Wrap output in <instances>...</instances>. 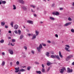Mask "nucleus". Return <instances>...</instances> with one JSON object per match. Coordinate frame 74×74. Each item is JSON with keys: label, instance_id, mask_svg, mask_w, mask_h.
I'll return each instance as SVG.
<instances>
[{"label": "nucleus", "instance_id": "6ab92c4d", "mask_svg": "<svg viewBox=\"0 0 74 74\" xmlns=\"http://www.w3.org/2000/svg\"><path fill=\"white\" fill-rule=\"evenodd\" d=\"M13 10H16V6H15V5H13Z\"/></svg>", "mask_w": 74, "mask_h": 74}, {"label": "nucleus", "instance_id": "2f4dec72", "mask_svg": "<svg viewBox=\"0 0 74 74\" xmlns=\"http://www.w3.org/2000/svg\"><path fill=\"white\" fill-rule=\"evenodd\" d=\"M42 71L43 73H44L45 72V69L44 68H43L42 69Z\"/></svg>", "mask_w": 74, "mask_h": 74}, {"label": "nucleus", "instance_id": "cd10ccee", "mask_svg": "<svg viewBox=\"0 0 74 74\" xmlns=\"http://www.w3.org/2000/svg\"><path fill=\"white\" fill-rule=\"evenodd\" d=\"M13 25V22H11V23H10V25L12 26V27H14Z\"/></svg>", "mask_w": 74, "mask_h": 74}, {"label": "nucleus", "instance_id": "338daca9", "mask_svg": "<svg viewBox=\"0 0 74 74\" xmlns=\"http://www.w3.org/2000/svg\"><path fill=\"white\" fill-rule=\"evenodd\" d=\"M34 16H36V14H34Z\"/></svg>", "mask_w": 74, "mask_h": 74}, {"label": "nucleus", "instance_id": "72a5a7b5", "mask_svg": "<svg viewBox=\"0 0 74 74\" xmlns=\"http://www.w3.org/2000/svg\"><path fill=\"white\" fill-rule=\"evenodd\" d=\"M69 58L67 57L66 58L65 60L66 61H68V60H69Z\"/></svg>", "mask_w": 74, "mask_h": 74}, {"label": "nucleus", "instance_id": "1a4fd4ad", "mask_svg": "<svg viewBox=\"0 0 74 74\" xmlns=\"http://www.w3.org/2000/svg\"><path fill=\"white\" fill-rule=\"evenodd\" d=\"M27 23H30V24H33V21H31L30 20H28L27 21Z\"/></svg>", "mask_w": 74, "mask_h": 74}, {"label": "nucleus", "instance_id": "774afa93", "mask_svg": "<svg viewBox=\"0 0 74 74\" xmlns=\"http://www.w3.org/2000/svg\"><path fill=\"white\" fill-rule=\"evenodd\" d=\"M40 23H43V22L42 21H40Z\"/></svg>", "mask_w": 74, "mask_h": 74}, {"label": "nucleus", "instance_id": "e433bc0d", "mask_svg": "<svg viewBox=\"0 0 74 74\" xmlns=\"http://www.w3.org/2000/svg\"><path fill=\"white\" fill-rule=\"evenodd\" d=\"M42 45H43V46H44V47H45V46H46V44H45L43 43H42Z\"/></svg>", "mask_w": 74, "mask_h": 74}, {"label": "nucleus", "instance_id": "7ed1b4c3", "mask_svg": "<svg viewBox=\"0 0 74 74\" xmlns=\"http://www.w3.org/2000/svg\"><path fill=\"white\" fill-rule=\"evenodd\" d=\"M65 47H65V49L66 50V51H67V52H70V50H69V48H70V46H69V45H66ZM66 47H67V48Z\"/></svg>", "mask_w": 74, "mask_h": 74}, {"label": "nucleus", "instance_id": "f257e3e1", "mask_svg": "<svg viewBox=\"0 0 74 74\" xmlns=\"http://www.w3.org/2000/svg\"><path fill=\"white\" fill-rule=\"evenodd\" d=\"M51 58H54V59H56V58H57L58 60H60V58H59V56H56V55H52L51 56Z\"/></svg>", "mask_w": 74, "mask_h": 74}, {"label": "nucleus", "instance_id": "ea45409f", "mask_svg": "<svg viewBox=\"0 0 74 74\" xmlns=\"http://www.w3.org/2000/svg\"><path fill=\"white\" fill-rule=\"evenodd\" d=\"M71 32H72V33H74V30L73 29H71Z\"/></svg>", "mask_w": 74, "mask_h": 74}, {"label": "nucleus", "instance_id": "5701e85b", "mask_svg": "<svg viewBox=\"0 0 74 74\" xmlns=\"http://www.w3.org/2000/svg\"><path fill=\"white\" fill-rule=\"evenodd\" d=\"M50 19H51V20H54L55 18L51 16L50 17H49Z\"/></svg>", "mask_w": 74, "mask_h": 74}, {"label": "nucleus", "instance_id": "f704fd0d", "mask_svg": "<svg viewBox=\"0 0 74 74\" xmlns=\"http://www.w3.org/2000/svg\"><path fill=\"white\" fill-rule=\"evenodd\" d=\"M68 20L70 21H72V19H71V18H70V17H69L68 18Z\"/></svg>", "mask_w": 74, "mask_h": 74}, {"label": "nucleus", "instance_id": "c9c22d12", "mask_svg": "<svg viewBox=\"0 0 74 74\" xmlns=\"http://www.w3.org/2000/svg\"><path fill=\"white\" fill-rule=\"evenodd\" d=\"M31 53L33 54V55L34 54V51H33V50H32L31 51Z\"/></svg>", "mask_w": 74, "mask_h": 74}, {"label": "nucleus", "instance_id": "680f3d73", "mask_svg": "<svg viewBox=\"0 0 74 74\" xmlns=\"http://www.w3.org/2000/svg\"><path fill=\"white\" fill-rule=\"evenodd\" d=\"M28 35L29 36H31V34H28Z\"/></svg>", "mask_w": 74, "mask_h": 74}, {"label": "nucleus", "instance_id": "4468645a", "mask_svg": "<svg viewBox=\"0 0 74 74\" xmlns=\"http://www.w3.org/2000/svg\"><path fill=\"white\" fill-rule=\"evenodd\" d=\"M59 55L60 57L61 58H63V56L62 55V54H61V52L60 51L59 52Z\"/></svg>", "mask_w": 74, "mask_h": 74}, {"label": "nucleus", "instance_id": "20e7f679", "mask_svg": "<svg viewBox=\"0 0 74 74\" xmlns=\"http://www.w3.org/2000/svg\"><path fill=\"white\" fill-rule=\"evenodd\" d=\"M19 71L21 72H23V71H25L26 70L24 69H20L19 70H18V71H15V73H18V72Z\"/></svg>", "mask_w": 74, "mask_h": 74}, {"label": "nucleus", "instance_id": "6e6d98bb", "mask_svg": "<svg viewBox=\"0 0 74 74\" xmlns=\"http://www.w3.org/2000/svg\"><path fill=\"white\" fill-rule=\"evenodd\" d=\"M42 67H43V68H44V65L43 64H42Z\"/></svg>", "mask_w": 74, "mask_h": 74}, {"label": "nucleus", "instance_id": "39448f33", "mask_svg": "<svg viewBox=\"0 0 74 74\" xmlns=\"http://www.w3.org/2000/svg\"><path fill=\"white\" fill-rule=\"evenodd\" d=\"M18 2H19L21 4H24V1L23 0H17Z\"/></svg>", "mask_w": 74, "mask_h": 74}, {"label": "nucleus", "instance_id": "9d476101", "mask_svg": "<svg viewBox=\"0 0 74 74\" xmlns=\"http://www.w3.org/2000/svg\"><path fill=\"white\" fill-rule=\"evenodd\" d=\"M71 22H69V23H67L64 25V26H67L70 25H71Z\"/></svg>", "mask_w": 74, "mask_h": 74}, {"label": "nucleus", "instance_id": "0eeeda50", "mask_svg": "<svg viewBox=\"0 0 74 74\" xmlns=\"http://www.w3.org/2000/svg\"><path fill=\"white\" fill-rule=\"evenodd\" d=\"M52 14L53 15H59V13L58 12H56V13L55 12H53Z\"/></svg>", "mask_w": 74, "mask_h": 74}, {"label": "nucleus", "instance_id": "052dcab7", "mask_svg": "<svg viewBox=\"0 0 74 74\" xmlns=\"http://www.w3.org/2000/svg\"><path fill=\"white\" fill-rule=\"evenodd\" d=\"M8 38L9 39H10L11 38L10 37H8Z\"/></svg>", "mask_w": 74, "mask_h": 74}, {"label": "nucleus", "instance_id": "0e129e2a", "mask_svg": "<svg viewBox=\"0 0 74 74\" xmlns=\"http://www.w3.org/2000/svg\"><path fill=\"white\" fill-rule=\"evenodd\" d=\"M21 71H20V72H18V74H21Z\"/></svg>", "mask_w": 74, "mask_h": 74}, {"label": "nucleus", "instance_id": "6e6552de", "mask_svg": "<svg viewBox=\"0 0 74 74\" xmlns=\"http://www.w3.org/2000/svg\"><path fill=\"white\" fill-rule=\"evenodd\" d=\"M9 52L10 53L11 55H13L14 54V52H13V51L11 49H9Z\"/></svg>", "mask_w": 74, "mask_h": 74}, {"label": "nucleus", "instance_id": "3c124183", "mask_svg": "<svg viewBox=\"0 0 74 74\" xmlns=\"http://www.w3.org/2000/svg\"><path fill=\"white\" fill-rule=\"evenodd\" d=\"M2 55H4V56L5 55V53H4V52H2Z\"/></svg>", "mask_w": 74, "mask_h": 74}, {"label": "nucleus", "instance_id": "2eb2a0df", "mask_svg": "<svg viewBox=\"0 0 74 74\" xmlns=\"http://www.w3.org/2000/svg\"><path fill=\"white\" fill-rule=\"evenodd\" d=\"M36 35H34L32 36V40H34V39H36Z\"/></svg>", "mask_w": 74, "mask_h": 74}, {"label": "nucleus", "instance_id": "f8f14e48", "mask_svg": "<svg viewBox=\"0 0 74 74\" xmlns=\"http://www.w3.org/2000/svg\"><path fill=\"white\" fill-rule=\"evenodd\" d=\"M14 28L15 29H18V25L16 24L14 26Z\"/></svg>", "mask_w": 74, "mask_h": 74}, {"label": "nucleus", "instance_id": "aec40b11", "mask_svg": "<svg viewBox=\"0 0 74 74\" xmlns=\"http://www.w3.org/2000/svg\"><path fill=\"white\" fill-rule=\"evenodd\" d=\"M2 66H4V64H5V62L4 61H3L2 64H1Z\"/></svg>", "mask_w": 74, "mask_h": 74}, {"label": "nucleus", "instance_id": "f3484780", "mask_svg": "<svg viewBox=\"0 0 74 74\" xmlns=\"http://www.w3.org/2000/svg\"><path fill=\"white\" fill-rule=\"evenodd\" d=\"M47 66H50V65L52 64V63H51L50 62H47Z\"/></svg>", "mask_w": 74, "mask_h": 74}, {"label": "nucleus", "instance_id": "bf43d9fd", "mask_svg": "<svg viewBox=\"0 0 74 74\" xmlns=\"http://www.w3.org/2000/svg\"><path fill=\"white\" fill-rule=\"evenodd\" d=\"M72 65H74V62H73L72 63Z\"/></svg>", "mask_w": 74, "mask_h": 74}, {"label": "nucleus", "instance_id": "412c9836", "mask_svg": "<svg viewBox=\"0 0 74 74\" xmlns=\"http://www.w3.org/2000/svg\"><path fill=\"white\" fill-rule=\"evenodd\" d=\"M73 57V55H69L67 57L69 58V59H70V58H71Z\"/></svg>", "mask_w": 74, "mask_h": 74}, {"label": "nucleus", "instance_id": "4c0bfd02", "mask_svg": "<svg viewBox=\"0 0 74 74\" xmlns=\"http://www.w3.org/2000/svg\"><path fill=\"white\" fill-rule=\"evenodd\" d=\"M16 64L17 65H19V61H17L16 62Z\"/></svg>", "mask_w": 74, "mask_h": 74}, {"label": "nucleus", "instance_id": "f03ea898", "mask_svg": "<svg viewBox=\"0 0 74 74\" xmlns=\"http://www.w3.org/2000/svg\"><path fill=\"white\" fill-rule=\"evenodd\" d=\"M42 48V45L40 44L39 47L37 48V51H38V52H41V49Z\"/></svg>", "mask_w": 74, "mask_h": 74}, {"label": "nucleus", "instance_id": "37998d69", "mask_svg": "<svg viewBox=\"0 0 74 74\" xmlns=\"http://www.w3.org/2000/svg\"><path fill=\"white\" fill-rule=\"evenodd\" d=\"M27 69L28 70H30V66H28L27 68Z\"/></svg>", "mask_w": 74, "mask_h": 74}, {"label": "nucleus", "instance_id": "bb28decb", "mask_svg": "<svg viewBox=\"0 0 74 74\" xmlns=\"http://www.w3.org/2000/svg\"><path fill=\"white\" fill-rule=\"evenodd\" d=\"M30 7H33L34 8H36V6H34L33 5H30Z\"/></svg>", "mask_w": 74, "mask_h": 74}, {"label": "nucleus", "instance_id": "5fc2aeb1", "mask_svg": "<svg viewBox=\"0 0 74 74\" xmlns=\"http://www.w3.org/2000/svg\"><path fill=\"white\" fill-rule=\"evenodd\" d=\"M26 31L27 32H29V30L27 29H26Z\"/></svg>", "mask_w": 74, "mask_h": 74}, {"label": "nucleus", "instance_id": "9b49d317", "mask_svg": "<svg viewBox=\"0 0 74 74\" xmlns=\"http://www.w3.org/2000/svg\"><path fill=\"white\" fill-rule=\"evenodd\" d=\"M22 8L24 10H25V11H26V10H27V6H23Z\"/></svg>", "mask_w": 74, "mask_h": 74}, {"label": "nucleus", "instance_id": "09e8293b", "mask_svg": "<svg viewBox=\"0 0 74 74\" xmlns=\"http://www.w3.org/2000/svg\"><path fill=\"white\" fill-rule=\"evenodd\" d=\"M12 42H15V39H12Z\"/></svg>", "mask_w": 74, "mask_h": 74}, {"label": "nucleus", "instance_id": "ddd939ff", "mask_svg": "<svg viewBox=\"0 0 74 74\" xmlns=\"http://www.w3.org/2000/svg\"><path fill=\"white\" fill-rule=\"evenodd\" d=\"M45 54L47 57H49V56H50L49 55V52H47Z\"/></svg>", "mask_w": 74, "mask_h": 74}, {"label": "nucleus", "instance_id": "c03bdc74", "mask_svg": "<svg viewBox=\"0 0 74 74\" xmlns=\"http://www.w3.org/2000/svg\"><path fill=\"white\" fill-rule=\"evenodd\" d=\"M47 42H48V43H51V41L49 40L47 41Z\"/></svg>", "mask_w": 74, "mask_h": 74}, {"label": "nucleus", "instance_id": "864d4df0", "mask_svg": "<svg viewBox=\"0 0 74 74\" xmlns=\"http://www.w3.org/2000/svg\"><path fill=\"white\" fill-rule=\"evenodd\" d=\"M8 26H5V28H6V29H7V28H8Z\"/></svg>", "mask_w": 74, "mask_h": 74}, {"label": "nucleus", "instance_id": "69168bd1", "mask_svg": "<svg viewBox=\"0 0 74 74\" xmlns=\"http://www.w3.org/2000/svg\"><path fill=\"white\" fill-rule=\"evenodd\" d=\"M67 70H70V68H67Z\"/></svg>", "mask_w": 74, "mask_h": 74}, {"label": "nucleus", "instance_id": "c85d7f7f", "mask_svg": "<svg viewBox=\"0 0 74 74\" xmlns=\"http://www.w3.org/2000/svg\"><path fill=\"white\" fill-rule=\"evenodd\" d=\"M24 48L25 49V51H27V47L26 46H24Z\"/></svg>", "mask_w": 74, "mask_h": 74}, {"label": "nucleus", "instance_id": "393cba45", "mask_svg": "<svg viewBox=\"0 0 74 74\" xmlns=\"http://www.w3.org/2000/svg\"><path fill=\"white\" fill-rule=\"evenodd\" d=\"M4 42V40L3 39H2L0 41V42H1V43H3Z\"/></svg>", "mask_w": 74, "mask_h": 74}, {"label": "nucleus", "instance_id": "a19ab883", "mask_svg": "<svg viewBox=\"0 0 74 74\" xmlns=\"http://www.w3.org/2000/svg\"><path fill=\"white\" fill-rule=\"evenodd\" d=\"M35 64H39V63L37 62H35Z\"/></svg>", "mask_w": 74, "mask_h": 74}, {"label": "nucleus", "instance_id": "4d7b16f0", "mask_svg": "<svg viewBox=\"0 0 74 74\" xmlns=\"http://www.w3.org/2000/svg\"><path fill=\"white\" fill-rule=\"evenodd\" d=\"M31 11L32 12H34V11L33 10V9H31Z\"/></svg>", "mask_w": 74, "mask_h": 74}, {"label": "nucleus", "instance_id": "a878e982", "mask_svg": "<svg viewBox=\"0 0 74 74\" xmlns=\"http://www.w3.org/2000/svg\"><path fill=\"white\" fill-rule=\"evenodd\" d=\"M36 73H38V74H41V71H36Z\"/></svg>", "mask_w": 74, "mask_h": 74}, {"label": "nucleus", "instance_id": "473e14b6", "mask_svg": "<svg viewBox=\"0 0 74 74\" xmlns=\"http://www.w3.org/2000/svg\"><path fill=\"white\" fill-rule=\"evenodd\" d=\"M18 34H21V31L20 30H18Z\"/></svg>", "mask_w": 74, "mask_h": 74}, {"label": "nucleus", "instance_id": "423d86ee", "mask_svg": "<svg viewBox=\"0 0 74 74\" xmlns=\"http://www.w3.org/2000/svg\"><path fill=\"white\" fill-rule=\"evenodd\" d=\"M65 69L64 67H63L62 69H61V71H60V73H62V74L63 73V72H64V70H65Z\"/></svg>", "mask_w": 74, "mask_h": 74}, {"label": "nucleus", "instance_id": "8fccbe9b", "mask_svg": "<svg viewBox=\"0 0 74 74\" xmlns=\"http://www.w3.org/2000/svg\"><path fill=\"white\" fill-rule=\"evenodd\" d=\"M55 5V3H53L52 4L51 7H54Z\"/></svg>", "mask_w": 74, "mask_h": 74}, {"label": "nucleus", "instance_id": "58836bf2", "mask_svg": "<svg viewBox=\"0 0 74 74\" xmlns=\"http://www.w3.org/2000/svg\"><path fill=\"white\" fill-rule=\"evenodd\" d=\"M14 33H15L16 34H18V31H17V30H15L14 31Z\"/></svg>", "mask_w": 74, "mask_h": 74}, {"label": "nucleus", "instance_id": "dca6fc26", "mask_svg": "<svg viewBox=\"0 0 74 74\" xmlns=\"http://www.w3.org/2000/svg\"><path fill=\"white\" fill-rule=\"evenodd\" d=\"M67 72L69 73H72V72H73V70L72 69H69V70H67Z\"/></svg>", "mask_w": 74, "mask_h": 74}, {"label": "nucleus", "instance_id": "13d9d810", "mask_svg": "<svg viewBox=\"0 0 74 74\" xmlns=\"http://www.w3.org/2000/svg\"><path fill=\"white\" fill-rule=\"evenodd\" d=\"M8 32L9 33H11V31H9Z\"/></svg>", "mask_w": 74, "mask_h": 74}, {"label": "nucleus", "instance_id": "603ef678", "mask_svg": "<svg viewBox=\"0 0 74 74\" xmlns=\"http://www.w3.org/2000/svg\"><path fill=\"white\" fill-rule=\"evenodd\" d=\"M60 10H63V8H60Z\"/></svg>", "mask_w": 74, "mask_h": 74}, {"label": "nucleus", "instance_id": "e2e57ef3", "mask_svg": "<svg viewBox=\"0 0 74 74\" xmlns=\"http://www.w3.org/2000/svg\"><path fill=\"white\" fill-rule=\"evenodd\" d=\"M10 65H11V66H12V62H10Z\"/></svg>", "mask_w": 74, "mask_h": 74}, {"label": "nucleus", "instance_id": "a211bd4d", "mask_svg": "<svg viewBox=\"0 0 74 74\" xmlns=\"http://www.w3.org/2000/svg\"><path fill=\"white\" fill-rule=\"evenodd\" d=\"M35 33L36 36H37L38 35V34H39V32L38 31L37 32V30H36Z\"/></svg>", "mask_w": 74, "mask_h": 74}, {"label": "nucleus", "instance_id": "b1692460", "mask_svg": "<svg viewBox=\"0 0 74 74\" xmlns=\"http://www.w3.org/2000/svg\"><path fill=\"white\" fill-rule=\"evenodd\" d=\"M5 25V23L4 22H1V26H4Z\"/></svg>", "mask_w": 74, "mask_h": 74}, {"label": "nucleus", "instance_id": "de8ad7c7", "mask_svg": "<svg viewBox=\"0 0 74 74\" xmlns=\"http://www.w3.org/2000/svg\"><path fill=\"white\" fill-rule=\"evenodd\" d=\"M3 2V0H0V4H1Z\"/></svg>", "mask_w": 74, "mask_h": 74}, {"label": "nucleus", "instance_id": "79ce46f5", "mask_svg": "<svg viewBox=\"0 0 74 74\" xmlns=\"http://www.w3.org/2000/svg\"><path fill=\"white\" fill-rule=\"evenodd\" d=\"M50 54H52V55H53V54H54V52H53V51H51L50 52Z\"/></svg>", "mask_w": 74, "mask_h": 74}, {"label": "nucleus", "instance_id": "c756f323", "mask_svg": "<svg viewBox=\"0 0 74 74\" xmlns=\"http://www.w3.org/2000/svg\"><path fill=\"white\" fill-rule=\"evenodd\" d=\"M19 67H18V68H15V70H17V71H18V70H19Z\"/></svg>", "mask_w": 74, "mask_h": 74}, {"label": "nucleus", "instance_id": "7c9ffc66", "mask_svg": "<svg viewBox=\"0 0 74 74\" xmlns=\"http://www.w3.org/2000/svg\"><path fill=\"white\" fill-rule=\"evenodd\" d=\"M2 4H5V3H6V1H2Z\"/></svg>", "mask_w": 74, "mask_h": 74}, {"label": "nucleus", "instance_id": "4be33fe9", "mask_svg": "<svg viewBox=\"0 0 74 74\" xmlns=\"http://www.w3.org/2000/svg\"><path fill=\"white\" fill-rule=\"evenodd\" d=\"M23 38V35H21L20 36V40H22V39Z\"/></svg>", "mask_w": 74, "mask_h": 74}, {"label": "nucleus", "instance_id": "a18cd8bd", "mask_svg": "<svg viewBox=\"0 0 74 74\" xmlns=\"http://www.w3.org/2000/svg\"><path fill=\"white\" fill-rule=\"evenodd\" d=\"M50 67H49L48 69H47V71L48 72V71H49V70H50Z\"/></svg>", "mask_w": 74, "mask_h": 74}, {"label": "nucleus", "instance_id": "49530a36", "mask_svg": "<svg viewBox=\"0 0 74 74\" xmlns=\"http://www.w3.org/2000/svg\"><path fill=\"white\" fill-rule=\"evenodd\" d=\"M55 36L57 38H58V35L57 34H56L55 35Z\"/></svg>", "mask_w": 74, "mask_h": 74}]
</instances>
